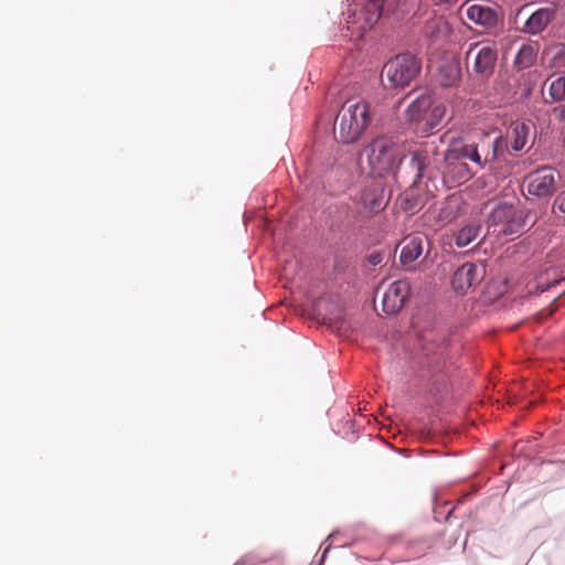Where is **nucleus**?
Returning <instances> with one entry per match:
<instances>
[{
	"instance_id": "obj_1",
	"label": "nucleus",
	"mask_w": 565,
	"mask_h": 565,
	"mask_svg": "<svg viewBox=\"0 0 565 565\" xmlns=\"http://www.w3.org/2000/svg\"><path fill=\"white\" fill-rule=\"evenodd\" d=\"M503 140L495 138L491 145L481 143H452L444 156L443 179L450 186L459 185L473 175V171L466 163L470 160L479 168L497 160L502 149Z\"/></svg>"
},
{
	"instance_id": "obj_2",
	"label": "nucleus",
	"mask_w": 565,
	"mask_h": 565,
	"mask_svg": "<svg viewBox=\"0 0 565 565\" xmlns=\"http://www.w3.org/2000/svg\"><path fill=\"white\" fill-rule=\"evenodd\" d=\"M364 152L372 173L377 177L395 175L405 157L403 145L388 136L373 139Z\"/></svg>"
},
{
	"instance_id": "obj_3",
	"label": "nucleus",
	"mask_w": 565,
	"mask_h": 565,
	"mask_svg": "<svg viewBox=\"0 0 565 565\" xmlns=\"http://www.w3.org/2000/svg\"><path fill=\"white\" fill-rule=\"evenodd\" d=\"M372 118L370 105L364 100H347L338 113L335 125L339 140L351 143L360 139Z\"/></svg>"
},
{
	"instance_id": "obj_4",
	"label": "nucleus",
	"mask_w": 565,
	"mask_h": 565,
	"mask_svg": "<svg viewBox=\"0 0 565 565\" xmlns=\"http://www.w3.org/2000/svg\"><path fill=\"white\" fill-rule=\"evenodd\" d=\"M420 71V62L412 54H399L385 63L381 79L385 87L403 88L416 78Z\"/></svg>"
},
{
	"instance_id": "obj_5",
	"label": "nucleus",
	"mask_w": 565,
	"mask_h": 565,
	"mask_svg": "<svg viewBox=\"0 0 565 565\" xmlns=\"http://www.w3.org/2000/svg\"><path fill=\"white\" fill-rule=\"evenodd\" d=\"M383 9L384 0H366L358 14L355 12L348 13L345 22L350 35L356 39L362 38L367 30H371L377 23Z\"/></svg>"
},
{
	"instance_id": "obj_6",
	"label": "nucleus",
	"mask_w": 565,
	"mask_h": 565,
	"mask_svg": "<svg viewBox=\"0 0 565 565\" xmlns=\"http://www.w3.org/2000/svg\"><path fill=\"white\" fill-rule=\"evenodd\" d=\"M487 223L488 230L498 236L516 234L524 225L521 217L516 216L514 207L507 203L497 204L489 214Z\"/></svg>"
},
{
	"instance_id": "obj_7",
	"label": "nucleus",
	"mask_w": 565,
	"mask_h": 565,
	"mask_svg": "<svg viewBox=\"0 0 565 565\" xmlns=\"http://www.w3.org/2000/svg\"><path fill=\"white\" fill-rule=\"evenodd\" d=\"M498 58L497 50L483 43H472L466 53V62L468 68L480 77H489L494 70Z\"/></svg>"
},
{
	"instance_id": "obj_8",
	"label": "nucleus",
	"mask_w": 565,
	"mask_h": 565,
	"mask_svg": "<svg viewBox=\"0 0 565 565\" xmlns=\"http://www.w3.org/2000/svg\"><path fill=\"white\" fill-rule=\"evenodd\" d=\"M559 179V172L555 169L540 168L527 175V192L537 198L551 196L556 191Z\"/></svg>"
},
{
	"instance_id": "obj_9",
	"label": "nucleus",
	"mask_w": 565,
	"mask_h": 565,
	"mask_svg": "<svg viewBox=\"0 0 565 565\" xmlns=\"http://www.w3.org/2000/svg\"><path fill=\"white\" fill-rule=\"evenodd\" d=\"M391 198L382 180H373L361 193V204L369 214H376L385 209Z\"/></svg>"
},
{
	"instance_id": "obj_10",
	"label": "nucleus",
	"mask_w": 565,
	"mask_h": 565,
	"mask_svg": "<svg viewBox=\"0 0 565 565\" xmlns=\"http://www.w3.org/2000/svg\"><path fill=\"white\" fill-rule=\"evenodd\" d=\"M411 292L407 280H396L387 286L382 296V309L386 315H396L405 306Z\"/></svg>"
},
{
	"instance_id": "obj_11",
	"label": "nucleus",
	"mask_w": 565,
	"mask_h": 565,
	"mask_svg": "<svg viewBox=\"0 0 565 565\" xmlns=\"http://www.w3.org/2000/svg\"><path fill=\"white\" fill-rule=\"evenodd\" d=\"M484 275V269L472 263H465L452 276V287L458 292H466L469 288L478 285Z\"/></svg>"
},
{
	"instance_id": "obj_12",
	"label": "nucleus",
	"mask_w": 565,
	"mask_h": 565,
	"mask_svg": "<svg viewBox=\"0 0 565 565\" xmlns=\"http://www.w3.org/2000/svg\"><path fill=\"white\" fill-rule=\"evenodd\" d=\"M402 250H401V263L403 265L413 264L417 260L422 254L424 253V248L428 245L427 237L422 233H416L413 235L406 236L402 242Z\"/></svg>"
},
{
	"instance_id": "obj_13",
	"label": "nucleus",
	"mask_w": 565,
	"mask_h": 565,
	"mask_svg": "<svg viewBox=\"0 0 565 565\" xmlns=\"http://www.w3.org/2000/svg\"><path fill=\"white\" fill-rule=\"evenodd\" d=\"M556 9L554 7H544L534 11L524 24V32L529 34H539L544 31L555 18Z\"/></svg>"
},
{
	"instance_id": "obj_14",
	"label": "nucleus",
	"mask_w": 565,
	"mask_h": 565,
	"mask_svg": "<svg viewBox=\"0 0 565 565\" xmlns=\"http://www.w3.org/2000/svg\"><path fill=\"white\" fill-rule=\"evenodd\" d=\"M467 18L486 28H492L498 22L497 12L483 4H471L466 10Z\"/></svg>"
},
{
	"instance_id": "obj_15",
	"label": "nucleus",
	"mask_w": 565,
	"mask_h": 565,
	"mask_svg": "<svg viewBox=\"0 0 565 565\" xmlns=\"http://www.w3.org/2000/svg\"><path fill=\"white\" fill-rule=\"evenodd\" d=\"M431 105L433 98L430 94L419 95L409 104L406 109V116L408 120L422 126Z\"/></svg>"
},
{
	"instance_id": "obj_16",
	"label": "nucleus",
	"mask_w": 565,
	"mask_h": 565,
	"mask_svg": "<svg viewBox=\"0 0 565 565\" xmlns=\"http://www.w3.org/2000/svg\"><path fill=\"white\" fill-rule=\"evenodd\" d=\"M532 126L529 122L515 121L512 122L507 139L511 143V148L514 151H521L527 143L531 135Z\"/></svg>"
},
{
	"instance_id": "obj_17",
	"label": "nucleus",
	"mask_w": 565,
	"mask_h": 565,
	"mask_svg": "<svg viewBox=\"0 0 565 565\" xmlns=\"http://www.w3.org/2000/svg\"><path fill=\"white\" fill-rule=\"evenodd\" d=\"M413 330L418 342V349L427 351L434 350V345L439 340V337L431 322L420 326L419 321H414Z\"/></svg>"
},
{
	"instance_id": "obj_18",
	"label": "nucleus",
	"mask_w": 565,
	"mask_h": 565,
	"mask_svg": "<svg viewBox=\"0 0 565 565\" xmlns=\"http://www.w3.org/2000/svg\"><path fill=\"white\" fill-rule=\"evenodd\" d=\"M461 77V68L456 60L444 62L438 68V81L444 87L456 85Z\"/></svg>"
},
{
	"instance_id": "obj_19",
	"label": "nucleus",
	"mask_w": 565,
	"mask_h": 565,
	"mask_svg": "<svg viewBox=\"0 0 565 565\" xmlns=\"http://www.w3.org/2000/svg\"><path fill=\"white\" fill-rule=\"evenodd\" d=\"M445 115H446V106L443 103H438V104L433 103L425 120L423 121V124L420 126L422 131L426 132V134L433 131L435 128H437L441 124L443 119L445 118Z\"/></svg>"
},
{
	"instance_id": "obj_20",
	"label": "nucleus",
	"mask_w": 565,
	"mask_h": 565,
	"mask_svg": "<svg viewBox=\"0 0 565 565\" xmlns=\"http://www.w3.org/2000/svg\"><path fill=\"white\" fill-rule=\"evenodd\" d=\"M536 52H537V50L534 45L523 44L520 47V50L514 58V65L519 70H524V68L530 67L535 61Z\"/></svg>"
},
{
	"instance_id": "obj_21",
	"label": "nucleus",
	"mask_w": 565,
	"mask_h": 565,
	"mask_svg": "<svg viewBox=\"0 0 565 565\" xmlns=\"http://www.w3.org/2000/svg\"><path fill=\"white\" fill-rule=\"evenodd\" d=\"M481 230L480 224H468L456 234V245L466 247L470 245L478 236Z\"/></svg>"
},
{
	"instance_id": "obj_22",
	"label": "nucleus",
	"mask_w": 565,
	"mask_h": 565,
	"mask_svg": "<svg viewBox=\"0 0 565 565\" xmlns=\"http://www.w3.org/2000/svg\"><path fill=\"white\" fill-rule=\"evenodd\" d=\"M323 323L328 326V328L335 332L339 337H347V332L350 329L348 321L339 312L337 316H326L323 317Z\"/></svg>"
},
{
	"instance_id": "obj_23",
	"label": "nucleus",
	"mask_w": 565,
	"mask_h": 565,
	"mask_svg": "<svg viewBox=\"0 0 565 565\" xmlns=\"http://www.w3.org/2000/svg\"><path fill=\"white\" fill-rule=\"evenodd\" d=\"M427 156L423 151L412 152L409 167L414 172V183L418 182L427 166Z\"/></svg>"
},
{
	"instance_id": "obj_24",
	"label": "nucleus",
	"mask_w": 565,
	"mask_h": 565,
	"mask_svg": "<svg viewBox=\"0 0 565 565\" xmlns=\"http://www.w3.org/2000/svg\"><path fill=\"white\" fill-rule=\"evenodd\" d=\"M548 94L553 102H562L565 99V76H558L551 81Z\"/></svg>"
},
{
	"instance_id": "obj_25",
	"label": "nucleus",
	"mask_w": 565,
	"mask_h": 565,
	"mask_svg": "<svg viewBox=\"0 0 565 565\" xmlns=\"http://www.w3.org/2000/svg\"><path fill=\"white\" fill-rule=\"evenodd\" d=\"M554 211H558L563 214H565V190L561 192L553 203Z\"/></svg>"
},
{
	"instance_id": "obj_26",
	"label": "nucleus",
	"mask_w": 565,
	"mask_h": 565,
	"mask_svg": "<svg viewBox=\"0 0 565 565\" xmlns=\"http://www.w3.org/2000/svg\"><path fill=\"white\" fill-rule=\"evenodd\" d=\"M555 303H556V299H554V301L551 303L550 307L543 309L542 311L537 312L536 313V320L539 322L543 321L544 319L551 317L554 311H555Z\"/></svg>"
},
{
	"instance_id": "obj_27",
	"label": "nucleus",
	"mask_w": 565,
	"mask_h": 565,
	"mask_svg": "<svg viewBox=\"0 0 565 565\" xmlns=\"http://www.w3.org/2000/svg\"><path fill=\"white\" fill-rule=\"evenodd\" d=\"M553 111L558 121H565V105L555 107Z\"/></svg>"
},
{
	"instance_id": "obj_28",
	"label": "nucleus",
	"mask_w": 565,
	"mask_h": 565,
	"mask_svg": "<svg viewBox=\"0 0 565 565\" xmlns=\"http://www.w3.org/2000/svg\"><path fill=\"white\" fill-rule=\"evenodd\" d=\"M367 260L371 265L376 266L382 262V256L380 254H371Z\"/></svg>"
}]
</instances>
